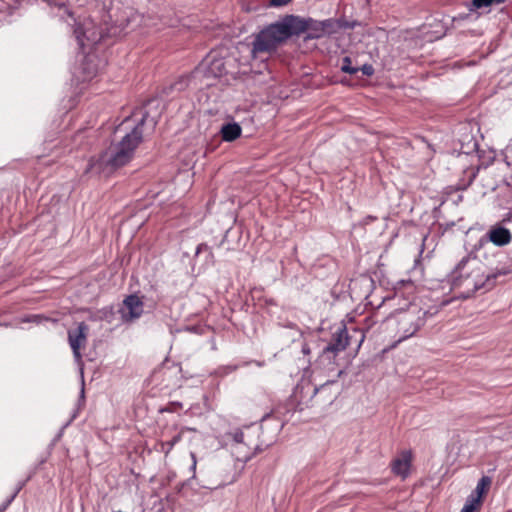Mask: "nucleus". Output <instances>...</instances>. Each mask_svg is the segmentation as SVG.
<instances>
[{
	"instance_id": "9d476101",
	"label": "nucleus",
	"mask_w": 512,
	"mask_h": 512,
	"mask_svg": "<svg viewBox=\"0 0 512 512\" xmlns=\"http://www.w3.org/2000/svg\"><path fill=\"white\" fill-rule=\"evenodd\" d=\"M512 240V235L509 229L495 225L492 226L489 231L480 238L479 245L482 246L484 243L492 242L496 246L508 245Z\"/></svg>"
},
{
	"instance_id": "20e7f679",
	"label": "nucleus",
	"mask_w": 512,
	"mask_h": 512,
	"mask_svg": "<svg viewBox=\"0 0 512 512\" xmlns=\"http://www.w3.org/2000/svg\"><path fill=\"white\" fill-rule=\"evenodd\" d=\"M406 308L396 309L387 319L388 325L394 330L395 346L417 334L425 325L429 311L415 303H405Z\"/></svg>"
},
{
	"instance_id": "423d86ee",
	"label": "nucleus",
	"mask_w": 512,
	"mask_h": 512,
	"mask_svg": "<svg viewBox=\"0 0 512 512\" xmlns=\"http://www.w3.org/2000/svg\"><path fill=\"white\" fill-rule=\"evenodd\" d=\"M74 34L83 52H85L86 48L99 43L103 38L102 31L91 20L78 25L74 30Z\"/></svg>"
},
{
	"instance_id": "4be33fe9",
	"label": "nucleus",
	"mask_w": 512,
	"mask_h": 512,
	"mask_svg": "<svg viewBox=\"0 0 512 512\" xmlns=\"http://www.w3.org/2000/svg\"><path fill=\"white\" fill-rule=\"evenodd\" d=\"M353 332H354V334L359 336L357 348H360V346L362 345V343H363V341L365 339V334L360 329H353Z\"/></svg>"
},
{
	"instance_id": "c85d7f7f",
	"label": "nucleus",
	"mask_w": 512,
	"mask_h": 512,
	"mask_svg": "<svg viewBox=\"0 0 512 512\" xmlns=\"http://www.w3.org/2000/svg\"><path fill=\"white\" fill-rule=\"evenodd\" d=\"M302 350H303L304 353H308L309 352V348L306 347V346H304Z\"/></svg>"
},
{
	"instance_id": "4468645a",
	"label": "nucleus",
	"mask_w": 512,
	"mask_h": 512,
	"mask_svg": "<svg viewBox=\"0 0 512 512\" xmlns=\"http://www.w3.org/2000/svg\"><path fill=\"white\" fill-rule=\"evenodd\" d=\"M492 480L489 476H483L477 483L475 490L472 492V494L475 495V497H479V500L482 502V497L486 493V491L491 486Z\"/></svg>"
},
{
	"instance_id": "412c9836",
	"label": "nucleus",
	"mask_w": 512,
	"mask_h": 512,
	"mask_svg": "<svg viewBox=\"0 0 512 512\" xmlns=\"http://www.w3.org/2000/svg\"><path fill=\"white\" fill-rule=\"evenodd\" d=\"M360 70L366 76H372L374 74V68L371 64H364Z\"/></svg>"
},
{
	"instance_id": "2f4dec72",
	"label": "nucleus",
	"mask_w": 512,
	"mask_h": 512,
	"mask_svg": "<svg viewBox=\"0 0 512 512\" xmlns=\"http://www.w3.org/2000/svg\"><path fill=\"white\" fill-rule=\"evenodd\" d=\"M175 405H177L178 407H182L181 403H174Z\"/></svg>"
},
{
	"instance_id": "9b49d317",
	"label": "nucleus",
	"mask_w": 512,
	"mask_h": 512,
	"mask_svg": "<svg viewBox=\"0 0 512 512\" xmlns=\"http://www.w3.org/2000/svg\"><path fill=\"white\" fill-rule=\"evenodd\" d=\"M498 255L500 259L498 260L497 265L487 273L490 280L491 290L496 286L499 278L512 274V257L505 256L502 253H499Z\"/></svg>"
},
{
	"instance_id": "f8f14e48",
	"label": "nucleus",
	"mask_w": 512,
	"mask_h": 512,
	"mask_svg": "<svg viewBox=\"0 0 512 512\" xmlns=\"http://www.w3.org/2000/svg\"><path fill=\"white\" fill-rule=\"evenodd\" d=\"M412 455L409 451H404L401 455L392 462V471L403 478L409 474L411 466Z\"/></svg>"
},
{
	"instance_id": "aec40b11",
	"label": "nucleus",
	"mask_w": 512,
	"mask_h": 512,
	"mask_svg": "<svg viewBox=\"0 0 512 512\" xmlns=\"http://www.w3.org/2000/svg\"><path fill=\"white\" fill-rule=\"evenodd\" d=\"M231 436L236 443H245L244 433L241 430L234 431L233 433H231Z\"/></svg>"
},
{
	"instance_id": "5701e85b",
	"label": "nucleus",
	"mask_w": 512,
	"mask_h": 512,
	"mask_svg": "<svg viewBox=\"0 0 512 512\" xmlns=\"http://www.w3.org/2000/svg\"><path fill=\"white\" fill-rule=\"evenodd\" d=\"M505 428H508L509 431L505 432L501 437L503 440H510L512 439V424L511 425H504Z\"/></svg>"
},
{
	"instance_id": "f3484780",
	"label": "nucleus",
	"mask_w": 512,
	"mask_h": 512,
	"mask_svg": "<svg viewBox=\"0 0 512 512\" xmlns=\"http://www.w3.org/2000/svg\"><path fill=\"white\" fill-rule=\"evenodd\" d=\"M181 438L182 435L179 433L175 435L171 440L163 441L161 443L162 452H164L167 455L173 449L174 445L181 440Z\"/></svg>"
},
{
	"instance_id": "0eeeda50",
	"label": "nucleus",
	"mask_w": 512,
	"mask_h": 512,
	"mask_svg": "<svg viewBox=\"0 0 512 512\" xmlns=\"http://www.w3.org/2000/svg\"><path fill=\"white\" fill-rule=\"evenodd\" d=\"M88 325L84 322L78 324L77 328L68 331V341L76 362L82 360L81 348L85 347L88 336Z\"/></svg>"
},
{
	"instance_id": "7ed1b4c3",
	"label": "nucleus",
	"mask_w": 512,
	"mask_h": 512,
	"mask_svg": "<svg viewBox=\"0 0 512 512\" xmlns=\"http://www.w3.org/2000/svg\"><path fill=\"white\" fill-rule=\"evenodd\" d=\"M489 281L483 263L473 254L464 256L449 274L451 289L463 298L490 291Z\"/></svg>"
},
{
	"instance_id": "6e6552de",
	"label": "nucleus",
	"mask_w": 512,
	"mask_h": 512,
	"mask_svg": "<svg viewBox=\"0 0 512 512\" xmlns=\"http://www.w3.org/2000/svg\"><path fill=\"white\" fill-rule=\"evenodd\" d=\"M353 335H350L345 325L339 327L333 334L330 343L323 349V355L333 354L344 351L352 341Z\"/></svg>"
},
{
	"instance_id": "bb28decb",
	"label": "nucleus",
	"mask_w": 512,
	"mask_h": 512,
	"mask_svg": "<svg viewBox=\"0 0 512 512\" xmlns=\"http://www.w3.org/2000/svg\"><path fill=\"white\" fill-rule=\"evenodd\" d=\"M20 489H21V487H19V488L16 490V492L14 493V495H12L11 500H13V499L15 498V496H16V495H17V493L20 491Z\"/></svg>"
},
{
	"instance_id": "1a4fd4ad",
	"label": "nucleus",
	"mask_w": 512,
	"mask_h": 512,
	"mask_svg": "<svg viewBox=\"0 0 512 512\" xmlns=\"http://www.w3.org/2000/svg\"><path fill=\"white\" fill-rule=\"evenodd\" d=\"M124 322H131L141 317L144 312V303L137 295H129L123 300L119 310Z\"/></svg>"
},
{
	"instance_id": "f257e3e1",
	"label": "nucleus",
	"mask_w": 512,
	"mask_h": 512,
	"mask_svg": "<svg viewBox=\"0 0 512 512\" xmlns=\"http://www.w3.org/2000/svg\"><path fill=\"white\" fill-rule=\"evenodd\" d=\"M337 29V21L332 18L318 21L310 17L285 15L254 35L251 55L253 58H258L261 54L271 55L293 36L306 33V39H319L335 33Z\"/></svg>"
},
{
	"instance_id": "dca6fc26",
	"label": "nucleus",
	"mask_w": 512,
	"mask_h": 512,
	"mask_svg": "<svg viewBox=\"0 0 512 512\" xmlns=\"http://www.w3.org/2000/svg\"><path fill=\"white\" fill-rule=\"evenodd\" d=\"M480 505L481 501L479 500V497H475L474 494H471L467 498L461 512H474L480 507Z\"/></svg>"
},
{
	"instance_id": "7c9ffc66",
	"label": "nucleus",
	"mask_w": 512,
	"mask_h": 512,
	"mask_svg": "<svg viewBox=\"0 0 512 512\" xmlns=\"http://www.w3.org/2000/svg\"><path fill=\"white\" fill-rule=\"evenodd\" d=\"M151 123H152V125L154 126V125L156 124V121L152 119V120H151Z\"/></svg>"
},
{
	"instance_id": "ddd939ff",
	"label": "nucleus",
	"mask_w": 512,
	"mask_h": 512,
	"mask_svg": "<svg viewBox=\"0 0 512 512\" xmlns=\"http://www.w3.org/2000/svg\"><path fill=\"white\" fill-rule=\"evenodd\" d=\"M241 133L242 128L236 122L224 124L220 130L222 140L226 142H232L236 140L241 136Z\"/></svg>"
},
{
	"instance_id": "c756f323",
	"label": "nucleus",
	"mask_w": 512,
	"mask_h": 512,
	"mask_svg": "<svg viewBox=\"0 0 512 512\" xmlns=\"http://www.w3.org/2000/svg\"><path fill=\"white\" fill-rule=\"evenodd\" d=\"M319 388H314L313 395H315L318 392Z\"/></svg>"
},
{
	"instance_id": "cd10ccee",
	"label": "nucleus",
	"mask_w": 512,
	"mask_h": 512,
	"mask_svg": "<svg viewBox=\"0 0 512 512\" xmlns=\"http://www.w3.org/2000/svg\"><path fill=\"white\" fill-rule=\"evenodd\" d=\"M130 122V118H126L124 121H123V125H127L128 123Z\"/></svg>"
},
{
	"instance_id": "a211bd4d",
	"label": "nucleus",
	"mask_w": 512,
	"mask_h": 512,
	"mask_svg": "<svg viewBox=\"0 0 512 512\" xmlns=\"http://www.w3.org/2000/svg\"><path fill=\"white\" fill-rule=\"evenodd\" d=\"M492 4H497V0H472L469 10L473 11L476 9L486 8Z\"/></svg>"
},
{
	"instance_id": "f03ea898",
	"label": "nucleus",
	"mask_w": 512,
	"mask_h": 512,
	"mask_svg": "<svg viewBox=\"0 0 512 512\" xmlns=\"http://www.w3.org/2000/svg\"><path fill=\"white\" fill-rule=\"evenodd\" d=\"M148 115L141 113V118L120 142L111 145L98 157L89 160L86 173L110 175L116 169L126 165L132 159L135 149L143 139V125Z\"/></svg>"
},
{
	"instance_id": "393cba45",
	"label": "nucleus",
	"mask_w": 512,
	"mask_h": 512,
	"mask_svg": "<svg viewBox=\"0 0 512 512\" xmlns=\"http://www.w3.org/2000/svg\"><path fill=\"white\" fill-rule=\"evenodd\" d=\"M207 249H208V246L206 244L202 243V244L198 245V247L196 249V254H199L203 250H207Z\"/></svg>"
},
{
	"instance_id": "6ab92c4d",
	"label": "nucleus",
	"mask_w": 512,
	"mask_h": 512,
	"mask_svg": "<svg viewBox=\"0 0 512 512\" xmlns=\"http://www.w3.org/2000/svg\"><path fill=\"white\" fill-rule=\"evenodd\" d=\"M341 70L345 73H348V74H355L358 72V68H355L352 66V61L350 59V57L346 56L343 58V63H342V67H341Z\"/></svg>"
},
{
	"instance_id": "2eb2a0df",
	"label": "nucleus",
	"mask_w": 512,
	"mask_h": 512,
	"mask_svg": "<svg viewBox=\"0 0 512 512\" xmlns=\"http://www.w3.org/2000/svg\"><path fill=\"white\" fill-rule=\"evenodd\" d=\"M93 61H94V56L89 54L85 57V60L82 64V69L85 74V77H84L85 80L91 79L97 74V71H98L97 67L96 66L90 67V64H92Z\"/></svg>"
},
{
	"instance_id": "39448f33",
	"label": "nucleus",
	"mask_w": 512,
	"mask_h": 512,
	"mask_svg": "<svg viewBox=\"0 0 512 512\" xmlns=\"http://www.w3.org/2000/svg\"><path fill=\"white\" fill-rule=\"evenodd\" d=\"M227 73L226 61L213 53L209 54L192 72L191 79L204 81L205 86H211V79L222 77Z\"/></svg>"
},
{
	"instance_id": "a878e982",
	"label": "nucleus",
	"mask_w": 512,
	"mask_h": 512,
	"mask_svg": "<svg viewBox=\"0 0 512 512\" xmlns=\"http://www.w3.org/2000/svg\"><path fill=\"white\" fill-rule=\"evenodd\" d=\"M191 458H192V461H193V463H192V467H191V468H192V470H193V471H195V469H196V464H197V461H196V455H195L194 453H191Z\"/></svg>"
},
{
	"instance_id": "b1692460",
	"label": "nucleus",
	"mask_w": 512,
	"mask_h": 512,
	"mask_svg": "<svg viewBox=\"0 0 512 512\" xmlns=\"http://www.w3.org/2000/svg\"><path fill=\"white\" fill-rule=\"evenodd\" d=\"M400 300V296L398 295V292L395 293V295L391 298H388L386 300V303L390 306H394L396 304V302H398Z\"/></svg>"
}]
</instances>
